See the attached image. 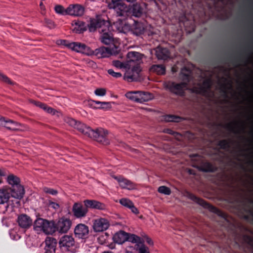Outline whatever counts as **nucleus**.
<instances>
[{"label": "nucleus", "mask_w": 253, "mask_h": 253, "mask_svg": "<svg viewBox=\"0 0 253 253\" xmlns=\"http://www.w3.org/2000/svg\"><path fill=\"white\" fill-rule=\"evenodd\" d=\"M156 56L158 59L167 60L170 57V52L167 48L158 46L156 49Z\"/></svg>", "instance_id": "28"}, {"label": "nucleus", "mask_w": 253, "mask_h": 253, "mask_svg": "<svg viewBox=\"0 0 253 253\" xmlns=\"http://www.w3.org/2000/svg\"><path fill=\"white\" fill-rule=\"evenodd\" d=\"M59 246L62 249L69 250L72 253L76 252L77 245L72 235H65L62 236L59 241Z\"/></svg>", "instance_id": "9"}, {"label": "nucleus", "mask_w": 253, "mask_h": 253, "mask_svg": "<svg viewBox=\"0 0 253 253\" xmlns=\"http://www.w3.org/2000/svg\"><path fill=\"white\" fill-rule=\"evenodd\" d=\"M113 65L116 67L122 68L123 67V63L119 60L113 61Z\"/></svg>", "instance_id": "56"}, {"label": "nucleus", "mask_w": 253, "mask_h": 253, "mask_svg": "<svg viewBox=\"0 0 253 253\" xmlns=\"http://www.w3.org/2000/svg\"><path fill=\"white\" fill-rule=\"evenodd\" d=\"M68 15L73 16H81L84 12V7L80 4H71L67 7Z\"/></svg>", "instance_id": "19"}, {"label": "nucleus", "mask_w": 253, "mask_h": 253, "mask_svg": "<svg viewBox=\"0 0 253 253\" xmlns=\"http://www.w3.org/2000/svg\"><path fill=\"white\" fill-rule=\"evenodd\" d=\"M43 110H44L47 113L51 114H53V115L55 114V112H56L54 109L48 106L46 104L45 105V107L43 108Z\"/></svg>", "instance_id": "52"}, {"label": "nucleus", "mask_w": 253, "mask_h": 253, "mask_svg": "<svg viewBox=\"0 0 253 253\" xmlns=\"http://www.w3.org/2000/svg\"><path fill=\"white\" fill-rule=\"evenodd\" d=\"M110 224L107 219L100 218L95 220L93 223V229L95 232H102L107 230Z\"/></svg>", "instance_id": "18"}, {"label": "nucleus", "mask_w": 253, "mask_h": 253, "mask_svg": "<svg viewBox=\"0 0 253 253\" xmlns=\"http://www.w3.org/2000/svg\"><path fill=\"white\" fill-rule=\"evenodd\" d=\"M211 86V80L207 79L204 80L202 84H198L197 85L194 86L192 91L197 94L205 95L208 93Z\"/></svg>", "instance_id": "12"}, {"label": "nucleus", "mask_w": 253, "mask_h": 253, "mask_svg": "<svg viewBox=\"0 0 253 253\" xmlns=\"http://www.w3.org/2000/svg\"><path fill=\"white\" fill-rule=\"evenodd\" d=\"M71 43V42H70L68 41L65 40H61L60 41V44L65 45V46L68 47V48H69V44Z\"/></svg>", "instance_id": "57"}, {"label": "nucleus", "mask_w": 253, "mask_h": 253, "mask_svg": "<svg viewBox=\"0 0 253 253\" xmlns=\"http://www.w3.org/2000/svg\"><path fill=\"white\" fill-rule=\"evenodd\" d=\"M17 222L21 228L27 229L32 226L33 221L31 218L27 214H21L18 217Z\"/></svg>", "instance_id": "20"}, {"label": "nucleus", "mask_w": 253, "mask_h": 253, "mask_svg": "<svg viewBox=\"0 0 253 253\" xmlns=\"http://www.w3.org/2000/svg\"><path fill=\"white\" fill-rule=\"evenodd\" d=\"M88 28V24L85 22L78 20L75 22V27L73 31L76 33H82L85 31Z\"/></svg>", "instance_id": "31"}, {"label": "nucleus", "mask_w": 253, "mask_h": 253, "mask_svg": "<svg viewBox=\"0 0 253 253\" xmlns=\"http://www.w3.org/2000/svg\"><path fill=\"white\" fill-rule=\"evenodd\" d=\"M147 5L144 2L136 3L129 6H126L125 8H122L114 12L116 16L122 17L124 19L129 17L140 18L144 16L146 13Z\"/></svg>", "instance_id": "2"}, {"label": "nucleus", "mask_w": 253, "mask_h": 253, "mask_svg": "<svg viewBox=\"0 0 253 253\" xmlns=\"http://www.w3.org/2000/svg\"><path fill=\"white\" fill-rule=\"evenodd\" d=\"M35 104L38 106V107H39L40 108L43 109V108L45 107V104L44 103H42L41 102H39V101H36L35 103Z\"/></svg>", "instance_id": "59"}, {"label": "nucleus", "mask_w": 253, "mask_h": 253, "mask_svg": "<svg viewBox=\"0 0 253 253\" xmlns=\"http://www.w3.org/2000/svg\"><path fill=\"white\" fill-rule=\"evenodd\" d=\"M84 204L88 208L96 209L98 210H105L106 209V205L101 202L94 200H85Z\"/></svg>", "instance_id": "23"}, {"label": "nucleus", "mask_w": 253, "mask_h": 253, "mask_svg": "<svg viewBox=\"0 0 253 253\" xmlns=\"http://www.w3.org/2000/svg\"><path fill=\"white\" fill-rule=\"evenodd\" d=\"M142 236H143L142 239L144 240V242L146 241V243L150 246H152L153 245V241L148 236H147L146 235H145Z\"/></svg>", "instance_id": "54"}, {"label": "nucleus", "mask_w": 253, "mask_h": 253, "mask_svg": "<svg viewBox=\"0 0 253 253\" xmlns=\"http://www.w3.org/2000/svg\"><path fill=\"white\" fill-rule=\"evenodd\" d=\"M222 87H223V88L221 89V91L223 93L224 96L225 97H227V95L226 85H223Z\"/></svg>", "instance_id": "61"}, {"label": "nucleus", "mask_w": 253, "mask_h": 253, "mask_svg": "<svg viewBox=\"0 0 253 253\" xmlns=\"http://www.w3.org/2000/svg\"><path fill=\"white\" fill-rule=\"evenodd\" d=\"M100 33H101V42L105 44H109L113 42V39L112 36V34L109 30V26L106 28L101 29L100 30Z\"/></svg>", "instance_id": "26"}, {"label": "nucleus", "mask_w": 253, "mask_h": 253, "mask_svg": "<svg viewBox=\"0 0 253 253\" xmlns=\"http://www.w3.org/2000/svg\"><path fill=\"white\" fill-rule=\"evenodd\" d=\"M0 126L5 127L10 131H15L19 129L20 124L12 120L1 117L0 120Z\"/></svg>", "instance_id": "17"}, {"label": "nucleus", "mask_w": 253, "mask_h": 253, "mask_svg": "<svg viewBox=\"0 0 253 253\" xmlns=\"http://www.w3.org/2000/svg\"><path fill=\"white\" fill-rule=\"evenodd\" d=\"M241 61H242V60H241V56H239L237 58H236V59H235L234 60H233V62L236 63V62H241Z\"/></svg>", "instance_id": "63"}, {"label": "nucleus", "mask_w": 253, "mask_h": 253, "mask_svg": "<svg viewBox=\"0 0 253 253\" xmlns=\"http://www.w3.org/2000/svg\"><path fill=\"white\" fill-rule=\"evenodd\" d=\"M108 26H110V23L108 21L103 19L100 16H97L95 18H90L88 29L90 32H93L98 29L100 33L101 29L106 28Z\"/></svg>", "instance_id": "8"}, {"label": "nucleus", "mask_w": 253, "mask_h": 253, "mask_svg": "<svg viewBox=\"0 0 253 253\" xmlns=\"http://www.w3.org/2000/svg\"><path fill=\"white\" fill-rule=\"evenodd\" d=\"M94 93L99 96H103L106 93V90L103 88H98L95 90Z\"/></svg>", "instance_id": "46"}, {"label": "nucleus", "mask_w": 253, "mask_h": 253, "mask_svg": "<svg viewBox=\"0 0 253 253\" xmlns=\"http://www.w3.org/2000/svg\"><path fill=\"white\" fill-rule=\"evenodd\" d=\"M127 239L126 241L130 242L132 243H135V248L137 249L140 246L144 244V240L140 237L133 234L127 233Z\"/></svg>", "instance_id": "29"}, {"label": "nucleus", "mask_w": 253, "mask_h": 253, "mask_svg": "<svg viewBox=\"0 0 253 253\" xmlns=\"http://www.w3.org/2000/svg\"><path fill=\"white\" fill-rule=\"evenodd\" d=\"M72 224L71 220L69 218L62 217L60 218L57 222L54 221L53 233L58 232L60 233H67L70 229Z\"/></svg>", "instance_id": "10"}, {"label": "nucleus", "mask_w": 253, "mask_h": 253, "mask_svg": "<svg viewBox=\"0 0 253 253\" xmlns=\"http://www.w3.org/2000/svg\"><path fill=\"white\" fill-rule=\"evenodd\" d=\"M233 124L234 125H236L237 123L236 122H234V123H229V124H228L225 125V127L226 128H227V129H228L229 130H230L232 132H233L234 133H240L239 131H236L235 129V128L233 126Z\"/></svg>", "instance_id": "45"}, {"label": "nucleus", "mask_w": 253, "mask_h": 253, "mask_svg": "<svg viewBox=\"0 0 253 253\" xmlns=\"http://www.w3.org/2000/svg\"><path fill=\"white\" fill-rule=\"evenodd\" d=\"M87 207L80 202H76L72 207V212L77 218H82L86 216L88 212Z\"/></svg>", "instance_id": "11"}, {"label": "nucleus", "mask_w": 253, "mask_h": 253, "mask_svg": "<svg viewBox=\"0 0 253 253\" xmlns=\"http://www.w3.org/2000/svg\"><path fill=\"white\" fill-rule=\"evenodd\" d=\"M54 10L56 13L62 15H68L67 8L65 9L61 5H56L54 7Z\"/></svg>", "instance_id": "41"}, {"label": "nucleus", "mask_w": 253, "mask_h": 253, "mask_svg": "<svg viewBox=\"0 0 253 253\" xmlns=\"http://www.w3.org/2000/svg\"><path fill=\"white\" fill-rule=\"evenodd\" d=\"M66 122L84 135L102 144L107 145L110 143L108 131L102 127L92 129L86 125L71 118H67Z\"/></svg>", "instance_id": "1"}, {"label": "nucleus", "mask_w": 253, "mask_h": 253, "mask_svg": "<svg viewBox=\"0 0 253 253\" xmlns=\"http://www.w3.org/2000/svg\"><path fill=\"white\" fill-rule=\"evenodd\" d=\"M165 132L173 135L174 137H177L178 136H180V133L177 132L176 131H173V130L170 128H167L165 130Z\"/></svg>", "instance_id": "51"}, {"label": "nucleus", "mask_w": 253, "mask_h": 253, "mask_svg": "<svg viewBox=\"0 0 253 253\" xmlns=\"http://www.w3.org/2000/svg\"><path fill=\"white\" fill-rule=\"evenodd\" d=\"M165 88L171 94L178 96H184L185 90L187 89L184 83H176L173 81H168L164 84Z\"/></svg>", "instance_id": "5"}, {"label": "nucleus", "mask_w": 253, "mask_h": 253, "mask_svg": "<svg viewBox=\"0 0 253 253\" xmlns=\"http://www.w3.org/2000/svg\"><path fill=\"white\" fill-rule=\"evenodd\" d=\"M88 105L93 109H99L107 110L111 108V105L110 102L90 100L89 101Z\"/></svg>", "instance_id": "27"}, {"label": "nucleus", "mask_w": 253, "mask_h": 253, "mask_svg": "<svg viewBox=\"0 0 253 253\" xmlns=\"http://www.w3.org/2000/svg\"><path fill=\"white\" fill-rule=\"evenodd\" d=\"M127 233L122 230L117 232L113 237V241L118 244H122L127 240Z\"/></svg>", "instance_id": "30"}, {"label": "nucleus", "mask_w": 253, "mask_h": 253, "mask_svg": "<svg viewBox=\"0 0 253 253\" xmlns=\"http://www.w3.org/2000/svg\"><path fill=\"white\" fill-rule=\"evenodd\" d=\"M48 206L54 210H57L59 208V205L58 203L49 201Z\"/></svg>", "instance_id": "53"}, {"label": "nucleus", "mask_w": 253, "mask_h": 253, "mask_svg": "<svg viewBox=\"0 0 253 253\" xmlns=\"http://www.w3.org/2000/svg\"><path fill=\"white\" fill-rule=\"evenodd\" d=\"M129 209L131 210V212L133 213L137 214L139 213L138 210L134 206L133 203L131 205V206L129 208Z\"/></svg>", "instance_id": "55"}, {"label": "nucleus", "mask_w": 253, "mask_h": 253, "mask_svg": "<svg viewBox=\"0 0 253 253\" xmlns=\"http://www.w3.org/2000/svg\"><path fill=\"white\" fill-rule=\"evenodd\" d=\"M119 202L122 205L128 209L133 203L131 201L127 198H122L120 200Z\"/></svg>", "instance_id": "44"}, {"label": "nucleus", "mask_w": 253, "mask_h": 253, "mask_svg": "<svg viewBox=\"0 0 253 253\" xmlns=\"http://www.w3.org/2000/svg\"><path fill=\"white\" fill-rule=\"evenodd\" d=\"M55 253H72L68 250H64L63 249H62V247H59V249L58 250L57 252H55Z\"/></svg>", "instance_id": "58"}, {"label": "nucleus", "mask_w": 253, "mask_h": 253, "mask_svg": "<svg viewBox=\"0 0 253 253\" xmlns=\"http://www.w3.org/2000/svg\"><path fill=\"white\" fill-rule=\"evenodd\" d=\"M231 141L226 139H223L220 140L218 143L217 146L220 147V149L223 150L229 149L231 148Z\"/></svg>", "instance_id": "38"}, {"label": "nucleus", "mask_w": 253, "mask_h": 253, "mask_svg": "<svg viewBox=\"0 0 253 253\" xmlns=\"http://www.w3.org/2000/svg\"><path fill=\"white\" fill-rule=\"evenodd\" d=\"M164 119L166 122H180L183 118L174 115H167L164 116Z\"/></svg>", "instance_id": "37"}, {"label": "nucleus", "mask_w": 253, "mask_h": 253, "mask_svg": "<svg viewBox=\"0 0 253 253\" xmlns=\"http://www.w3.org/2000/svg\"><path fill=\"white\" fill-rule=\"evenodd\" d=\"M54 221H49L42 218H37L34 222V229L37 232H43L46 234H52L54 231Z\"/></svg>", "instance_id": "4"}, {"label": "nucleus", "mask_w": 253, "mask_h": 253, "mask_svg": "<svg viewBox=\"0 0 253 253\" xmlns=\"http://www.w3.org/2000/svg\"><path fill=\"white\" fill-rule=\"evenodd\" d=\"M146 29L145 24L138 21L134 20V23L130 27V32L136 36H140L144 34Z\"/></svg>", "instance_id": "15"}, {"label": "nucleus", "mask_w": 253, "mask_h": 253, "mask_svg": "<svg viewBox=\"0 0 253 253\" xmlns=\"http://www.w3.org/2000/svg\"><path fill=\"white\" fill-rule=\"evenodd\" d=\"M107 72L109 75L116 78H119L122 77V74L121 73L115 72L113 69H109Z\"/></svg>", "instance_id": "50"}, {"label": "nucleus", "mask_w": 253, "mask_h": 253, "mask_svg": "<svg viewBox=\"0 0 253 253\" xmlns=\"http://www.w3.org/2000/svg\"><path fill=\"white\" fill-rule=\"evenodd\" d=\"M245 200H246L249 204L253 205V199L251 198H246Z\"/></svg>", "instance_id": "64"}, {"label": "nucleus", "mask_w": 253, "mask_h": 253, "mask_svg": "<svg viewBox=\"0 0 253 253\" xmlns=\"http://www.w3.org/2000/svg\"><path fill=\"white\" fill-rule=\"evenodd\" d=\"M136 250L138 251L139 253H150L148 248L144 244L140 246Z\"/></svg>", "instance_id": "49"}, {"label": "nucleus", "mask_w": 253, "mask_h": 253, "mask_svg": "<svg viewBox=\"0 0 253 253\" xmlns=\"http://www.w3.org/2000/svg\"><path fill=\"white\" fill-rule=\"evenodd\" d=\"M140 63H137L134 65L131 70L132 73L126 72L124 77V80L128 82L137 81L139 77V73L141 72V70L140 66L139 65Z\"/></svg>", "instance_id": "16"}, {"label": "nucleus", "mask_w": 253, "mask_h": 253, "mask_svg": "<svg viewBox=\"0 0 253 253\" xmlns=\"http://www.w3.org/2000/svg\"><path fill=\"white\" fill-rule=\"evenodd\" d=\"M188 197L194 202L202 206L205 209L209 210L210 211L214 213L218 216L225 218V213L216 207L211 205L202 198L197 197L193 194L189 193Z\"/></svg>", "instance_id": "6"}, {"label": "nucleus", "mask_w": 253, "mask_h": 253, "mask_svg": "<svg viewBox=\"0 0 253 253\" xmlns=\"http://www.w3.org/2000/svg\"><path fill=\"white\" fill-rule=\"evenodd\" d=\"M235 202L237 210L243 213V218L247 221L251 220L253 224V211L247 207L245 200L237 199Z\"/></svg>", "instance_id": "7"}, {"label": "nucleus", "mask_w": 253, "mask_h": 253, "mask_svg": "<svg viewBox=\"0 0 253 253\" xmlns=\"http://www.w3.org/2000/svg\"><path fill=\"white\" fill-rule=\"evenodd\" d=\"M69 48L78 52L87 55H92V50L84 43L79 42H72L69 44Z\"/></svg>", "instance_id": "13"}, {"label": "nucleus", "mask_w": 253, "mask_h": 253, "mask_svg": "<svg viewBox=\"0 0 253 253\" xmlns=\"http://www.w3.org/2000/svg\"><path fill=\"white\" fill-rule=\"evenodd\" d=\"M6 175V171L3 169H0V176H5Z\"/></svg>", "instance_id": "62"}, {"label": "nucleus", "mask_w": 253, "mask_h": 253, "mask_svg": "<svg viewBox=\"0 0 253 253\" xmlns=\"http://www.w3.org/2000/svg\"><path fill=\"white\" fill-rule=\"evenodd\" d=\"M244 242L247 244L253 251V236L244 234L242 237Z\"/></svg>", "instance_id": "40"}, {"label": "nucleus", "mask_w": 253, "mask_h": 253, "mask_svg": "<svg viewBox=\"0 0 253 253\" xmlns=\"http://www.w3.org/2000/svg\"><path fill=\"white\" fill-rule=\"evenodd\" d=\"M139 102L143 103L151 100L153 96V94L148 92L139 91Z\"/></svg>", "instance_id": "34"}, {"label": "nucleus", "mask_w": 253, "mask_h": 253, "mask_svg": "<svg viewBox=\"0 0 253 253\" xmlns=\"http://www.w3.org/2000/svg\"><path fill=\"white\" fill-rule=\"evenodd\" d=\"M44 22L45 25L49 29H53L55 26L54 22L49 19L45 18Z\"/></svg>", "instance_id": "47"}, {"label": "nucleus", "mask_w": 253, "mask_h": 253, "mask_svg": "<svg viewBox=\"0 0 253 253\" xmlns=\"http://www.w3.org/2000/svg\"><path fill=\"white\" fill-rule=\"evenodd\" d=\"M114 178L116 179L119 183V184H121V182L124 179V177L121 175L120 176H114Z\"/></svg>", "instance_id": "60"}, {"label": "nucleus", "mask_w": 253, "mask_h": 253, "mask_svg": "<svg viewBox=\"0 0 253 253\" xmlns=\"http://www.w3.org/2000/svg\"><path fill=\"white\" fill-rule=\"evenodd\" d=\"M10 198V194L5 190H0V208L1 212L4 213L7 211L8 204L7 203Z\"/></svg>", "instance_id": "21"}, {"label": "nucleus", "mask_w": 253, "mask_h": 253, "mask_svg": "<svg viewBox=\"0 0 253 253\" xmlns=\"http://www.w3.org/2000/svg\"><path fill=\"white\" fill-rule=\"evenodd\" d=\"M7 181L11 185L10 189L11 196L18 199L22 198L25 191L23 187L20 184V178L11 174L8 176Z\"/></svg>", "instance_id": "3"}, {"label": "nucleus", "mask_w": 253, "mask_h": 253, "mask_svg": "<svg viewBox=\"0 0 253 253\" xmlns=\"http://www.w3.org/2000/svg\"><path fill=\"white\" fill-rule=\"evenodd\" d=\"M179 79L181 81V83H184L186 84L187 87L188 84L192 79L191 70L186 67L182 68L179 74Z\"/></svg>", "instance_id": "25"}, {"label": "nucleus", "mask_w": 253, "mask_h": 253, "mask_svg": "<svg viewBox=\"0 0 253 253\" xmlns=\"http://www.w3.org/2000/svg\"><path fill=\"white\" fill-rule=\"evenodd\" d=\"M158 191L162 194L169 195L171 194V190L169 188L166 186H161L158 188Z\"/></svg>", "instance_id": "42"}, {"label": "nucleus", "mask_w": 253, "mask_h": 253, "mask_svg": "<svg viewBox=\"0 0 253 253\" xmlns=\"http://www.w3.org/2000/svg\"><path fill=\"white\" fill-rule=\"evenodd\" d=\"M199 169L204 172H214L217 169L212 164L209 162L203 163L200 167Z\"/></svg>", "instance_id": "33"}, {"label": "nucleus", "mask_w": 253, "mask_h": 253, "mask_svg": "<svg viewBox=\"0 0 253 253\" xmlns=\"http://www.w3.org/2000/svg\"><path fill=\"white\" fill-rule=\"evenodd\" d=\"M92 55H95L98 58L108 57L112 54L111 48L104 46L92 50Z\"/></svg>", "instance_id": "24"}, {"label": "nucleus", "mask_w": 253, "mask_h": 253, "mask_svg": "<svg viewBox=\"0 0 253 253\" xmlns=\"http://www.w3.org/2000/svg\"><path fill=\"white\" fill-rule=\"evenodd\" d=\"M0 81L11 85L14 84V82L1 72H0Z\"/></svg>", "instance_id": "43"}, {"label": "nucleus", "mask_w": 253, "mask_h": 253, "mask_svg": "<svg viewBox=\"0 0 253 253\" xmlns=\"http://www.w3.org/2000/svg\"><path fill=\"white\" fill-rule=\"evenodd\" d=\"M151 70L158 75H164L166 73V68L162 65H153Z\"/></svg>", "instance_id": "36"}, {"label": "nucleus", "mask_w": 253, "mask_h": 253, "mask_svg": "<svg viewBox=\"0 0 253 253\" xmlns=\"http://www.w3.org/2000/svg\"><path fill=\"white\" fill-rule=\"evenodd\" d=\"M45 244L43 253H55L57 244L56 239L52 237H48L45 239Z\"/></svg>", "instance_id": "22"}, {"label": "nucleus", "mask_w": 253, "mask_h": 253, "mask_svg": "<svg viewBox=\"0 0 253 253\" xmlns=\"http://www.w3.org/2000/svg\"><path fill=\"white\" fill-rule=\"evenodd\" d=\"M74 234L75 236L79 239H86L89 234L88 227L84 224H78L74 228Z\"/></svg>", "instance_id": "14"}, {"label": "nucleus", "mask_w": 253, "mask_h": 253, "mask_svg": "<svg viewBox=\"0 0 253 253\" xmlns=\"http://www.w3.org/2000/svg\"><path fill=\"white\" fill-rule=\"evenodd\" d=\"M129 62L140 63L141 61V54L135 51L129 52L127 55Z\"/></svg>", "instance_id": "32"}, {"label": "nucleus", "mask_w": 253, "mask_h": 253, "mask_svg": "<svg viewBox=\"0 0 253 253\" xmlns=\"http://www.w3.org/2000/svg\"><path fill=\"white\" fill-rule=\"evenodd\" d=\"M43 191L47 194L52 195H56L58 192L57 190H54L52 188H48V187H44L43 188Z\"/></svg>", "instance_id": "48"}, {"label": "nucleus", "mask_w": 253, "mask_h": 253, "mask_svg": "<svg viewBox=\"0 0 253 253\" xmlns=\"http://www.w3.org/2000/svg\"><path fill=\"white\" fill-rule=\"evenodd\" d=\"M139 91L128 92L126 94V97L129 99L136 102H139Z\"/></svg>", "instance_id": "39"}, {"label": "nucleus", "mask_w": 253, "mask_h": 253, "mask_svg": "<svg viewBox=\"0 0 253 253\" xmlns=\"http://www.w3.org/2000/svg\"><path fill=\"white\" fill-rule=\"evenodd\" d=\"M120 186L123 189H127L128 190H132L135 188V185L133 182L125 178L121 182Z\"/></svg>", "instance_id": "35"}]
</instances>
